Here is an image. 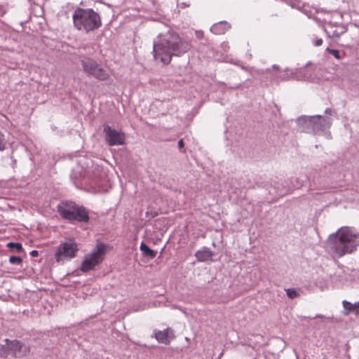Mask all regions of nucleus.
Masks as SVG:
<instances>
[{
	"label": "nucleus",
	"mask_w": 359,
	"mask_h": 359,
	"mask_svg": "<svg viewBox=\"0 0 359 359\" xmlns=\"http://www.w3.org/2000/svg\"><path fill=\"white\" fill-rule=\"evenodd\" d=\"M80 64L83 71L88 76H91L100 81H106L109 78V74L107 71L93 58L82 57L80 59Z\"/></svg>",
	"instance_id": "423d86ee"
},
{
	"label": "nucleus",
	"mask_w": 359,
	"mask_h": 359,
	"mask_svg": "<svg viewBox=\"0 0 359 359\" xmlns=\"http://www.w3.org/2000/svg\"><path fill=\"white\" fill-rule=\"evenodd\" d=\"M11 159L12 163H13L11 166H12L13 168H14L15 166V164H16V160L14 159L13 156H11Z\"/></svg>",
	"instance_id": "bb28decb"
},
{
	"label": "nucleus",
	"mask_w": 359,
	"mask_h": 359,
	"mask_svg": "<svg viewBox=\"0 0 359 359\" xmlns=\"http://www.w3.org/2000/svg\"><path fill=\"white\" fill-rule=\"evenodd\" d=\"M105 139L110 146L123 145L125 143V135L123 133L112 129L109 126L104 127Z\"/></svg>",
	"instance_id": "1a4fd4ad"
},
{
	"label": "nucleus",
	"mask_w": 359,
	"mask_h": 359,
	"mask_svg": "<svg viewBox=\"0 0 359 359\" xmlns=\"http://www.w3.org/2000/svg\"><path fill=\"white\" fill-rule=\"evenodd\" d=\"M9 262L12 264H21L22 262V259L21 257L11 256L9 258Z\"/></svg>",
	"instance_id": "aec40b11"
},
{
	"label": "nucleus",
	"mask_w": 359,
	"mask_h": 359,
	"mask_svg": "<svg viewBox=\"0 0 359 359\" xmlns=\"http://www.w3.org/2000/svg\"><path fill=\"white\" fill-rule=\"evenodd\" d=\"M342 304L345 309V311L344 312L345 315H348L351 312H355L356 315H358V311L357 310L356 303L352 304L349 302L344 300L342 302Z\"/></svg>",
	"instance_id": "2eb2a0df"
},
{
	"label": "nucleus",
	"mask_w": 359,
	"mask_h": 359,
	"mask_svg": "<svg viewBox=\"0 0 359 359\" xmlns=\"http://www.w3.org/2000/svg\"><path fill=\"white\" fill-rule=\"evenodd\" d=\"M272 67H273V69H278V67L277 65H273Z\"/></svg>",
	"instance_id": "cd10ccee"
},
{
	"label": "nucleus",
	"mask_w": 359,
	"mask_h": 359,
	"mask_svg": "<svg viewBox=\"0 0 359 359\" xmlns=\"http://www.w3.org/2000/svg\"><path fill=\"white\" fill-rule=\"evenodd\" d=\"M332 112H333V111L332 109L327 108L325 111V116H329L331 118V116H332Z\"/></svg>",
	"instance_id": "5701e85b"
},
{
	"label": "nucleus",
	"mask_w": 359,
	"mask_h": 359,
	"mask_svg": "<svg viewBox=\"0 0 359 359\" xmlns=\"http://www.w3.org/2000/svg\"><path fill=\"white\" fill-rule=\"evenodd\" d=\"M357 304V310L359 312V302L356 303Z\"/></svg>",
	"instance_id": "c756f323"
},
{
	"label": "nucleus",
	"mask_w": 359,
	"mask_h": 359,
	"mask_svg": "<svg viewBox=\"0 0 359 359\" xmlns=\"http://www.w3.org/2000/svg\"><path fill=\"white\" fill-rule=\"evenodd\" d=\"M347 31L346 26L339 25L336 26L335 29L330 32L332 37L339 38L343 34Z\"/></svg>",
	"instance_id": "dca6fc26"
},
{
	"label": "nucleus",
	"mask_w": 359,
	"mask_h": 359,
	"mask_svg": "<svg viewBox=\"0 0 359 359\" xmlns=\"http://www.w3.org/2000/svg\"><path fill=\"white\" fill-rule=\"evenodd\" d=\"M359 245V231L348 226L339 228L330 234L326 241L330 254L334 257H341L355 251Z\"/></svg>",
	"instance_id": "f03ea898"
},
{
	"label": "nucleus",
	"mask_w": 359,
	"mask_h": 359,
	"mask_svg": "<svg viewBox=\"0 0 359 359\" xmlns=\"http://www.w3.org/2000/svg\"><path fill=\"white\" fill-rule=\"evenodd\" d=\"M74 27L88 33L99 29L102 25L101 17L92 8L77 7L72 15Z\"/></svg>",
	"instance_id": "7ed1b4c3"
},
{
	"label": "nucleus",
	"mask_w": 359,
	"mask_h": 359,
	"mask_svg": "<svg viewBox=\"0 0 359 359\" xmlns=\"http://www.w3.org/2000/svg\"><path fill=\"white\" fill-rule=\"evenodd\" d=\"M231 28V25L226 21H221L214 24L210 31L215 34H224L226 31Z\"/></svg>",
	"instance_id": "f8f14e48"
},
{
	"label": "nucleus",
	"mask_w": 359,
	"mask_h": 359,
	"mask_svg": "<svg viewBox=\"0 0 359 359\" xmlns=\"http://www.w3.org/2000/svg\"><path fill=\"white\" fill-rule=\"evenodd\" d=\"M323 316L320 315H317L315 318H322Z\"/></svg>",
	"instance_id": "7c9ffc66"
},
{
	"label": "nucleus",
	"mask_w": 359,
	"mask_h": 359,
	"mask_svg": "<svg viewBox=\"0 0 359 359\" xmlns=\"http://www.w3.org/2000/svg\"><path fill=\"white\" fill-rule=\"evenodd\" d=\"M105 245L103 243L97 244L95 248L91 253L87 255L82 262L81 270L83 272H88L93 270L102 260L105 254Z\"/></svg>",
	"instance_id": "0eeeda50"
},
{
	"label": "nucleus",
	"mask_w": 359,
	"mask_h": 359,
	"mask_svg": "<svg viewBox=\"0 0 359 359\" xmlns=\"http://www.w3.org/2000/svg\"><path fill=\"white\" fill-rule=\"evenodd\" d=\"M57 212L62 219L79 222H88L90 219L88 212L83 206H79L73 201H65L60 203Z\"/></svg>",
	"instance_id": "39448f33"
},
{
	"label": "nucleus",
	"mask_w": 359,
	"mask_h": 359,
	"mask_svg": "<svg viewBox=\"0 0 359 359\" xmlns=\"http://www.w3.org/2000/svg\"><path fill=\"white\" fill-rule=\"evenodd\" d=\"M154 337L158 342L168 345L170 340L175 337V335L172 330L167 328L164 330H155Z\"/></svg>",
	"instance_id": "9b49d317"
},
{
	"label": "nucleus",
	"mask_w": 359,
	"mask_h": 359,
	"mask_svg": "<svg viewBox=\"0 0 359 359\" xmlns=\"http://www.w3.org/2000/svg\"><path fill=\"white\" fill-rule=\"evenodd\" d=\"M8 344L6 343L0 346V355L1 357L6 358L10 353Z\"/></svg>",
	"instance_id": "a211bd4d"
},
{
	"label": "nucleus",
	"mask_w": 359,
	"mask_h": 359,
	"mask_svg": "<svg viewBox=\"0 0 359 359\" xmlns=\"http://www.w3.org/2000/svg\"><path fill=\"white\" fill-rule=\"evenodd\" d=\"M326 135H327V137L328 138H330V137H331V134H330V133H326Z\"/></svg>",
	"instance_id": "c85d7f7f"
},
{
	"label": "nucleus",
	"mask_w": 359,
	"mask_h": 359,
	"mask_svg": "<svg viewBox=\"0 0 359 359\" xmlns=\"http://www.w3.org/2000/svg\"><path fill=\"white\" fill-rule=\"evenodd\" d=\"M285 291H286V294H287V297L290 299H294L299 296V294L296 291L295 289L289 288V289L285 290Z\"/></svg>",
	"instance_id": "6ab92c4d"
},
{
	"label": "nucleus",
	"mask_w": 359,
	"mask_h": 359,
	"mask_svg": "<svg viewBox=\"0 0 359 359\" xmlns=\"http://www.w3.org/2000/svg\"><path fill=\"white\" fill-rule=\"evenodd\" d=\"M297 125L301 127L302 131L312 132L318 134L329 129L332 123V118L327 116H303L297 119Z\"/></svg>",
	"instance_id": "20e7f679"
},
{
	"label": "nucleus",
	"mask_w": 359,
	"mask_h": 359,
	"mask_svg": "<svg viewBox=\"0 0 359 359\" xmlns=\"http://www.w3.org/2000/svg\"><path fill=\"white\" fill-rule=\"evenodd\" d=\"M39 255V252L37 250H32L31 252H30V255L32 257H37Z\"/></svg>",
	"instance_id": "a878e982"
},
{
	"label": "nucleus",
	"mask_w": 359,
	"mask_h": 359,
	"mask_svg": "<svg viewBox=\"0 0 359 359\" xmlns=\"http://www.w3.org/2000/svg\"><path fill=\"white\" fill-rule=\"evenodd\" d=\"M140 249L145 257L151 259H154L157 253L156 251L149 248L144 242L141 243Z\"/></svg>",
	"instance_id": "4468645a"
},
{
	"label": "nucleus",
	"mask_w": 359,
	"mask_h": 359,
	"mask_svg": "<svg viewBox=\"0 0 359 359\" xmlns=\"http://www.w3.org/2000/svg\"><path fill=\"white\" fill-rule=\"evenodd\" d=\"M191 48L190 43L181 39L178 34L169 29L160 34L154 43V57L163 64H169L172 56H181Z\"/></svg>",
	"instance_id": "f257e3e1"
},
{
	"label": "nucleus",
	"mask_w": 359,
	"mask_h": 359,
	"mask_svg": "<svg viewBox=\"0 0 359 359\" xmlns=\"http://www.w3.org/2000/svg\"><path fill=\"white\" fill-rule=\"evenodd\" d=\"M178 147L180 149H182L184 146V140L182 139H180L179 141H178Z\"/></svg>",
	"instance_id": "393cba45"
},
{
	"label": "nucleus",
	"mask_w": 359,
	"mask_h": 359,
	"mask_svg": "<svg viewBox=\"0 0 359 359\" xmlns=\"http://www.w3.org/2000/svg\"><path fill=\"white\" fill-rule=\"evenodd\" d=\"M323 44V39H316L314 41V46H320Z\"/></svg>",
	"instance_id": "b1692460"
},
{
	"label": "nucleus",
	"mask_w": 359,
	"mask_h": 359,
	"mask_svg": "<svg viewBox=\"0 0 359 359\" xmlns=\"http://www.w3.org/2000/svg\"><path fill=\"white\" fill-rule=\"evenodd\" d=\"M326 51L330 54H332L336 59H341V55H340V53L339 50H334V49H331L330 48H326Z\"/></svg>",
	"instance_id": "412c9836"
},
{
	"label": "nucleus",
	"mask_w": 359,
	"mask_h": 359,
	"mask_svg": "<svg viewBox=\"0 0 359 359\" xmlns=\"http://www.w3.org/2000/svg\"><path fill=\"white\" fill-rule=\"evenodd\" d=\"M79 251L78 245L74 240L69 239L61 243L55 253V259L57 262L65 259H72L76 257Z\"/></svg>",
	"instance_id": "6e6552de"
},
{
	"label": "nucleus",
	"mask_w": 359,
	"mask_h": 359,
	"mask_svg": "<svg viewBox=\"0 0 359 359\" xmlns=\"http://www.w3.org/2000/svg\"><path fill=\"white\" fill-rule=\"evenodd\" d=\"M7 246L11 249V250H17L18 252H22L23 250V248H22V245L21 243H8L7 244Z\"/></svg>",
	"instance_id": "f3484780"
},
{
	"label": "nucleus",
	"mask_w": 359,
	"mask_h": 359,
	"mask_svg": "<svg viewBox=\"0 0 359 359\" xmlns=\"http://www.w3.org/2000/svg\"><path fill=\"white\" fill-rule=\"evenodd\" d=\"M5 343L8 344L11 352H12L16 358L25 356L29 353V348L18 340L6 339Z\"/></svg>",
	"instance_id": "9d476101"
},
{
	"label": "nucleus",
	"mask_w": 359,
	"mask_h": 359,
	"mask_svg": "<svg viewBox=\"0 0 359 359\" xmlns=\"http://www.w3.org/2000/svg\"><path fill=\"white\" fill-rule=\"evenodd\" d=\"M6 148V142L4 134L0 131V151L4 150Z\"/></svg>",
	"instance_id": "4be33fe9"
},
{
	"label": "nucleus",
	"mask_w": 359,
	"mask_h": 359,
	"mask_svg": "<svg viewBox=\"0 0 359 359\" xmlns=\"http://www.w3.org/2000/svg\"><path fill=\"white\" fill-rule=\"evenodd\" d=\"M213 252L208 248H203L195 253V257L198 262H207L212 260Z\"/></svg>",
	"instance_id": "ddd939ff"
}]
</instances>
